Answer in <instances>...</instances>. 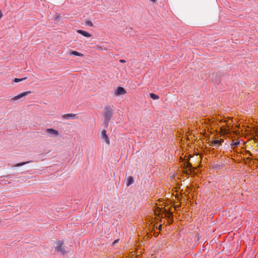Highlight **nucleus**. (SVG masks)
I'll list each match as a JSON object with an SVG mask.
<instances>
[{"label": "nucleus", "mask_w": 258, "mask_h": 258, "mask_svg": "<svg viewBox=\"0 0 258 258\" xmlns=\"http://www.w3.org/2000/svg\"><path fill=\"white\" fill-rule=\"evenodd\" d=\"M150 96L152 99L154 100L158 99L159 98L158 95L152 93L150 94Z\"/></svg>", "instance_id": "nucleus-13"}, {"label": "nucleus", "mask_w": 258, "mask_h": 258, "mask_svg": "<svg viewBox=\"0 0 258 258\" xmlns=\"http://www.w3.org/2000/svg\"><path fill=\"white\" fill-rule=\"evenodd\" d=\"M3 16V13H2V11L0 10V20L2 19Z\"/></svg>", "instance_id": "nucleus-17"}, {"label": "nucleus", "mask_w": 258, "mask_h": 258, "mask_svg": "<svg viewBox=\"0 0 258 258\" xmlns=\"http://www.w3.org/2000/svg\"><path fill=\"white\" fill-rule=\"evenodd\" d=\"M45 132L51 137H57L59 136L58 132L53 128H47Z\"/></svg>", "instance_id": "nucleus-4"}, {"label": "nucleus", "mask_w": 258, "mask_h": 258, "mask_svg": "<svg viewBox=\"0 0 258 258\" xmlns=\"http://www.w3.org/2000/svg\"><path fill=\"white\" fill-rule=\"evenodd\" d=\"M119 61H120V62H121V63L125 62V60H124V59H120V60H119Z\"/></svg>", "instance_id": "nucleus-18"}, {"label": "nucleus", "mask_w": 258, "mask_h": 258, "mask_svg": "<svg viewBox=\"0 0 258 258\" xmlns=\"http://www.w3.org/2000/svg\"><path fill=\"white\" fill-rule=\"evenodd\" d=\"M223 142L224 140L223 139L220 140H215L211 142V145L214 147H219L221 145Z\"/></svg>", "instance_id": "nucleus-7"}, {"label": "nucleus", "mask_w": 258, "mask_h": 258, "mask_svg": "<svg viewBox=\"0 0 258 258\" xmlns=\"http://www.w3.org/2000/svg\"><path fill=\"white\" fill-rule=\"evenodd\" d=\"M152 2H155V0H151Z\"/></svg>", "instance_id": "nucleus-22"}, {"label": "nucleus", "mask_w": 258, "mask_h": 258, "mask_svg": "<svg viewBox=\"0 0 258 258\" xmlns=\"http://www.w3.org/2000/svg\"><path fill=\"white\" fill-rule=\"evenodd\" d=\"M31 93V91H27V92H22V93L19 94V95L12 97L11 98V101H14V102L16 101L25 97L26 96H27L29 94H30Z\"/></svg>", "instance_id": "nucleus-3"}, {"label": "nucleus", "mask_w": 258, "mask_h": 258, "mask_svg": "<svg viewBox=\"0 0 258 258\" xmlns=\"http://www.w3.org/2000/svg\"><path fill=\"white\" fill-rule=\"evenodd\" d=\"M134 182V178L132 176H130L128 177L127 186H128Z\"/></svg>", "instance_id": "nucleus-12"}, {"label": "nucleus", "mask_w": 258, "mask_h": 258, "mask_svg": "<svg viewBox=\"0 0 258 258\" xmlns=\"http://www.w3.org/2000/svg\"><path fill=\"white\" fill-rule=\"evenodd\" d=\"M63 241L61 240H57L55 242V249L56 251L61 252L63 254L66 252L64 246H63Z\"/></svg>", "instance_id": "nucleus-2"}, {"label": "nucleus", "mask_w": 258, "mask_h": 258, "mask_svg": "<svg viewBox=\"0 0 258 258\" xmlns=\"http://www.w3.org/2000/svg\"><path fill=\"white\" fill-rule=\"evenodd\" d=\"M161 228V225H159V229H160Z\"/></svg>", "instance_id": "nucleus-23"}, {"label": "nucleus", "mask_w": 258, "mask_h": 258, "mask_svg": "<svg viewBox=\"0 0 258 258\" xmlns=\"http://www.w3.org/2000/svg\"><path fill=\"white\" fill-rule=\"evenodd\" d=\"M113 114V110L109 106L105 107V112L104 114V120L106 123L110 121Z\"/></svg>", "instance_id": "nucleus-1"}, {"label": "nucleus", "mask_w": 258, "mask_h": 258, "mask_svg": "<svg viewBox=\"0 0 258 258\" xmlns=\"http://www.w3.org/2000/svg\"><path fill=\"white\" fill-rule=\"evenodd\" d=\"M71 55L78 56H83L84 54L83 53H80L76 51H72L70 53Z\"/></svg>", "instance_id": "nucleus-11"}, {"label": "nucleus", "mask_w": 258, "mask_h": 258, "mask_svg": "<svg viewBox=\"0 0 258 258\" xmlns=\"http://www.w3.org/2000/svg\"><path fill=\"white\" fill-rule=\"evenodd\" d=\"M30 162V161H27V162H22V163H19L18 164H17L16 165H14L13 166L14 167H19V166H23V165H24Z\"/></svg>", "instance_id": "nucleus-14"}, {"label": "nucleus", "mask_w": 258, "mask_h": 258, "mask_svg": "<svg viewBox=\"0 0 258 258\" xmlns=\"http://www.w3.org/2000/svg\"><path fill=\"white\" fill-rule=\"evenodd\" d=\"M59 16H57V17H56V18H55V19H59Z\"/></svg>", "instance_id": "nucleus-21"}, {"label": "nucleus", "mask_w": 258, "mask_h": 258, "mask_svg": "<svg viewBox=\"0 0 258 258\" xmlns=\"http://www.w3.org/2000/svg\"><path fill=\"white\" fill-rule=\"evenodd\" d=\"M89 25L90 26H92V25H93V24H92V22H90V23L89 24Z\"/></svg>", "instance_id": "nucleus-20"}, {"label": "nucleus", "mask_w": 258, "mask_h": 258, "mask_svg": "<svg viewBox=\"0 0 258 258\" xmlns=\"http://www.w3.org/2000/svg\"><path fill=\"white\" fill-rule=\"evenodd\" d=\"M102 138L107 145L110 144L109 139L106 134V131L104 130L102 131Z\"/></svg>", "instance_id": "nucleus-6"}, {"label": "nucleus", "mask_w": 258, "mask_h": 258, "mask_svg": "<svg viewBox=\"0 0 258 258\" xmlns=\"http://www.w3.org/2000/svg\"><path fill=\"white\" fill-rule=\"evenodd\" d=\"M77 32L86 37H90L91 36V35L90 33L84 30H78Z\"/></svg>", "instance_id": "nucleus-9"}, {"label": "nucleus", "mask_w": 258, "mask_h": 258, "mask_svg": "<svg viewBox=\"0 0 258 258\" xmlns=\"http://www.w3.org/2000/svg\"><path fill=\"white\" fill-rule=\"evenodd\" d=\"M239 144V143L238 142H235V143H234V145L237 146V145H238Z\"/></svg>", "instance_id": "nucleus-19"}, {"label": "nucleus", "mask_w": 258, "mask_h": 258, "mask_svg": "<svg viewBox=\"0 0 258 258\" xmlns=\"http://www.w3.org/2000/svg\"><path fill=\"white\" fill-rule=\"evenodd\" d=\"M224 122H227V120H225L224 121Z\"/></svg>", "instance_id": "nucleus-24"}, {"label": "nucleus", "mask_w": 258, "mask_h": 258, "mask_svg": "<svg viewBox=\"0 0 258 258\" xmlns=\"http://www.w3.org/2000/svg\"><path fill=\"white\" fill-rule=\"evenodd\" d=\"M1 223V220H0V224Z\"/></svg>", "instance_id": "nucleus-25"}, {"label": "nucleus", "mask_w": 258, "mask_h": 258, "mask_svg": "<svg viewBox=\"0 0 258 258\" xmlns=\"http://www.w3.org/2000/svg\"><path fill=\"white\" fill-rule=\"evenodd\" d=\"M97 48L98 49V50H107V48L102 46H97Z\"/></svg>", "instance_id": "nucleus-16"}, {"label": "nucleus", "mask_w": 258, "mask_h": 258, "mask_svg": "<svg viewBox=\"0 0 258 258\" xmlns=\"http://www.w3.org/2000/svg\"><path fill=\"white\" fill-rule=\"evenodd\" d=\"M62 117L63 119H69L70 118L75 119L76 118V114L73 113L65 114L62 116Z\"/></svg>", "instance_id": "nucleus-8"}, {"label": "nucleus", "mask_w": 258, "mask_h": 258, "mask_svg": "<svg viewBox=\"0 0 258 258\" xmlns=\"http://www.w3.org/2000/svg\"><path fill=\"white\" fill-rule=\"evenodd\" d=\"M222 132L224 134H227L229 131V125L224 126L223 125L221 127Z\"/></svg>", "instance_id": "nucleus-10"}, {"label": "nucleus", "mask_w": 258, "mask_h": 258, "mask_svg": "<svg viewBox=\"0 0 258 258\" xmlns=\"http://www.w3.org/2000/svg\"><path fill=\"white\" fill-rule=\"evenodd\" d=\"M126 93L125 90L121 87H118L115 90V94L116 96H119L121 95H124Z\"/></svg>", "instance_id": "nucleus-5"}, {"label": "nucleus", "mask_w": 258, "mask_h": 258, "mask_svg": "<svg viewBox=\"0 0 258 258\" xmlns=\"http://www.w3.org/2000/svg\"><path fill=\"white\" fill-rule=\"evenodd\" d=\"M26 79V78H21V79L15 78L14 80V82L15 83H18V82H20L21 81H22L25 80Z\"/></svg>", "instance_id": "nucleus-15"}]
</instances>
